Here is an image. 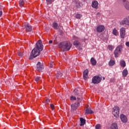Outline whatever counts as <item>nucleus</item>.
<instances>
[{
    "label": "nucleus",
    "mask_w": 129,
    "mask_h": 129,
    "mask_svg": "<svg viewBox=\"0 0 129 129\" xmlns=\"http://www.w3.org/2000/svg\"><path fill=\"white\" fill-rule=\"evenodd\" d=\"M18 56H20V57H23V53L22 52H18Z\"/></svg>",
    "instance_id": "38"
},
{
    "label": "nucleus",
    "mask_w": 129,
    "mask_h": 129,
    "mask_svg": "<svg viewBox=\"0 0 129 129\" xmlns=\"http://www.w3.org/2000/svg\"><path fill=\"white\" fill-rule=\"evenodd\" d=\"M103 79L104 80L105 79V78H103Z\"/></svg>",
    "instance_id": "46"
},
{
    "label": "nucleus",
    "mask_w": 129,
    "mask_h": 129,
    "mask_svg": "<svg viewBox=\"0 0 129 129\" xmlns=\"http://www.w3.org/2000/svg\"><path fill=\"white\" fill-rule=\"evenodd\" d=\"M120 24L121 25H126L127 26H129V16L122 20Z\"/></svg>",
    "instance_id": "12"
},
{
    "label": "nucleus",
    "mask_w": 129,
    "mask_h": 129,
    "mask_svg": "<svg viewBox=\"0 0 129 129\" xmlns=\"http://www.w3.org/2000/svg\"><path fill=\"white\" fill-rule=\"evenodd\" d=\"M41 51H43V44L42 40H39L36 43L35 48L32 50L29 59L32 60L33 58L38 57L41 54Z\"/></svg>",
    "instance_id": "1"
},
{
    "label": "nucleus",
    "mask_w": 129,
    "mask_h": 129,
    "mask_svg": "<svg viewBox=\"0 0 129 129\" xmlns=\"http://www.w3.org/2000/svg\"><path fill=\"white\" fill-rule=\"evenodd\" d=\"M24 26V29L26 30V32H31L32 30H33L32 26L29 24L25 23Z\"/></svg>",
    "instance_id": "11"
},
{
    "label": "nucleus",
    "mask_w": 129,
    "mask_h": 129,
    "mask_svg": "<svg viewBox=\"0 0 129 129\" xmlns=\"http://www.w3.org/2000/svg\"><path fill=\"white\" fill-rule=\"evenodd\" d=\"M50 108H51V109H54V108H55V106H54V105L53 104H50Z\"/></svg>",
    "instance_id": "37"
},
{
    "label": "nucleus",
    "mask_w": 129,
    "mask_h": 129,
    "mask_svg": "<svg viewBox=\"0 0 129 129\" xmlns=\"http://www.w3.org/2000/svg\"><path fill=\"white\" fill-rule=\"evenodd\" d=\"M53 2H54V0H46L47 5H51Z\"/></svg>",
    "instance_id": "30"
},
{
    "label": "nucleus",
    "mask_w": 129,
    "mask_h": 129,
    "mask_svg": "<svg viewBox=\"0 0 129 129\" xmlns=\"http://www.w3.org/2000/svg\"><path fill=\"white\" fill-rule=\"evenodd\" d=\"M94 113L93 111H92L90 108H87L86 110V114H92Z\"/></svg>",
    "instance_id": "19"
},
{
    "label": "nucleus",
    "mask_w": 129,
    "mask_h": 129,
    "mask_svg": "<svg viewBox=\"0 0 129 129\" xmlns=\"http://www.w3.org/2000/svg\"><path fill=\"white\" fill-rule=\"evenodd\" d=\"M77 8H80V3L79 2L77 3Z\"/></svg>",
    "instance_id": "39"
},
{
    "label": "nucleus",
    "mask_w": 129,
    "mask_h": 129,
    "mask_svg": "<svg viewBox=\"0 0 129 129\" xmlns=\"http://www.w3.org/2000/svg\"><path fill=\"white\" fill-rule=\"evenodd\" d=\"M52 28L55 30H59V29H60V27L58 26V23L56 22H54L52 24Z\"/></svg>",
    "instance_id": "17"
},
{
    "label": "nucleus",
    "mask_w": 129,
    "mask_h": 129,
    "mask_svg": "<svg viewBox=\"0 0 129 129\" xmlns=\"http://www.w3.org/2000/svg\"><path fill=\"white\" fill-rule=\"evenodd\" d=\"M82 17V15L81 14H78L76 15L75 18L76 19H80Z\"/></svg>",
    "instance_id": "29"
},
{
    "label": "nucleus",
    "mask_w": 129,
    "mask_h": 129,
    "mask_svg": "<svg viewBox=\"0 0 129 129\" xmlns=\"http://www.w3.org/2000/svg\"><path fill=\"white\" fill-rule=\"evenodd\" d=\"M40 79H41V77H37L35 78V81L38 82L39 81V80H40Z\"/></svg>",
    "instance_id": "36"
},
{
    "label": "nucleus",
    "mask_w": 129,
    "mask_h": 129,
    "mask_svg": "<svg viewBox=\"0 0 129 129\" xmlns=\"http://www.w3.org/2000/svg\"><path fill=\"white\" fill-rule=\"evenodd\" d=\"M126 46H127V47H129V42H126Z\"/></svg>",
    "instance_id": "41"
},
{
    "label": "nucleus",
    "mask_w": 129,
    "mask_h": 129,
    "mask_svg": "<svg viewBox=\"0 0 129 129\" xmlns=\"http://www.w3.org/2000/svg\"><path fill=\"white\" fill-rule=\"evenodd\" d=\"M97 35L98 36V37H100V34L97 33Z\"/></svg>",
    "instance_id": "44"
},
{
    "label": "nucleus",
    "mask_w": 129,
    "mask_h": 129,
    "mask_svg": "<svg viewBox=\"0 0 129 129\" xmlns=\"http://www.w3.org/2000/svg\"><path fill=\"white\" fill-rule=\"evenodd\" d=\"M112 33L113 34L115 35V36H116V35L117 34V31L115 29H114L113 30V31H112Z\"/></svg>",
    "instance_id": "31"
},
{
    "label": "nucleus",
    "mask_w": 129,
    "mask_h": 129,
    "mask_svg": "<svg viewBox=\"0 0 129 129\" xmlns=\"http://www.w3.org/2000/svg\"><path fill=\"white\" fill-rule=\"evenodd\" d=\"M92 7L94 9L97 8V7H98V2H97V1H93L92 4Z\"/></svg>",
    "instance_id": "16"
},
{
    "label": "nucleus",
    "mask_w": 129,
    "mask_h": 129,
    "mask_svg": "<svg viewBox=\"0 0 129 129\" xmlns=\"http://www.w3.org/2000/svg\"><path fill=\"white\" fill-rule=\"evenodd\" d=\"M49 102H50V100H49V99H46L45 100V103H49Z\"/></svg>",
    "instance_id": "40"
},
{
    "label": "nucleus",
    "mask_w": 129,
    "mask_h": 129,
    "mask_svg": "<svg viewBox=\"0 0 129 129\" xmlns=\"http://www.w3.org/2000/svg\"><path fill=\"white\" fill-rule=\"evenodd\" d=\"M90 61H91V64H92L93 66H95V64H96L97 61H96V60H95V59H94V58L92 57V58H91Z\"/></svg>",
    "instance_id": "21"
},
{
    "label": "nucleus",
    "mask_w": 129,
    "mask_h": 129,
    "mask_svg": "<svg viewBox=\"0 0 129 129\" xmlns=\"http://www.w3.org/2000/svg\"><path fill=\"white\" fill-rule=\"evenodd\" d=\"M120 118L122 121V122H127V117H126V116L124 115V114H121L120 116Z\"/></svg>",
    "instance_id": "14"
},
{
    "label": "nucleus",
    "mask_w": 129,
    "mask_h": 129,
    "mask_svg": "<svg viewBox=\"0 0 129 129\" xmlns=\"http://www.w3.org/2000/svg\"><path fill=\"white\" fill-rule=\"evenodd\" d=\"M109 66H113L115 64V61L114 60L111 59L109 62Z\"/></svg>",
    "instance_id": "23"
},
{
    "label": "nucleus",
    "mask_w": 129,
    "mask_h": 129,
    "mask_svg": "<svg viewBox=\"0 0 129 129\" xmlns=\"http://www.w3.org/2000/svg\"><path fill=\"white\" fill-rule=\"evenodd\" d=\"M105 30V27L103 25H99L96 28L97 33H102Z\"/></svg>",
    "instance_id": "8"
},
{
    "label": "nucleus",
    "mask_w": 129,
    "mask_h": 129,
    "mask_svg": "<svg viewBox=\"0 0 129 129\" xmlns=\"http://www.w3.org/2000/svg\"><path fill=\"white\" fill-rule=\"evenodd\" d=\"M74 93L77 96H80V95H79V94H78V90L77 89H75L74 90Z\"/></svg>",
    "instance_id": "26"
},
{
    "label": "nucleus",
    "mask_w": 129,
    "mask_h": 129,
    "mask_svg": "<svg viewBox=\"0 0 129 129\" xmlns=\"http://www.w3.org/2000/svg\"><path fill=\"white\" fill-rule=\"evenodd\" d=\"M71 100H76V97L71 96Z\"/></svg>",
    "instance_id": "35"
},
{
    "label": "nucleus",
    "mask_w": 129,
    "mask_h": 129,
    "mask_svg": "<svg viewBox=\"0 0 129 129\" xmlns=\"http://www.w3.org/2000/svg\"><path fill=\"white\" fill-rule=\"evenodd\" d=\"M63 74L61 73V72H58L56 74V77L57 78H59V77H62Z\"/></svg>",
    "instance_id": "27"
},
{
    "label": "nucleus",
    "mask_w": 129,
    "mask_h": 129,
    "mask_svg": "<svg viewBox=\"0 0 129 129\" xmlns=\"http://www.w3.org/2000/svg\"><path fill=\"white\" fill-rule=\"evenodd\" d=\"M59 48H61L63 50V51H69L72 47V44L70 43V42L64 41L62 42H60L59 44H58Z\"/></svg>",
    "instance_id": "2"
},
{
    "label": "nucleus",
    "mask_w": 129,
    "mask_h": 129,
    "mask_svg": "<svg viewBox=\"0 0 129 129\" xmlns=\"http://www.w3.org/2000/svg\"><path fill=\"white\" fill-rule=\"evenodd\" d=\"M54 62H51L50 63V66H49V67L50 68H53V66H54Z\"/></svg>",
    "instance_id": "33"
},
{
    "label": "nucleus",
    "mask_w": 129,
    "mask_h": 129,
    "mask_svg": "<svg viewBox=\"0 0 129 129\" xmlns=\"http://www.w3.org/2000/svg\"><path fill=\"white\" fill-rule=\"evenodd\" d=\"M24 4H25V2L24 1V0H20L19 6L20 7H21V8H23Z\"/></svg>",
    "instance_id": "24"
},
{
    "label": "nucleus",
    "mask_w": 129,
    "mask_h": 129,
    "mask_svg": "<svg viewBox=\"0 0 129 129\" xmlns=\"http://www.w3.org/2000/svg\"><path fill=\"white\" fill-rule=\"evenodd\" d=\"M80 102H81V99L79 97H77V104L80 105Z\"/></svg>",
    "instance_id": "28"
},
{
    "label": "nucleus",
    "mask_w": 129,
    "mask_h": 129,
    "mask_svg": "<svg viewBox=\"0 0 129 129\" xmlns=\"http://www.w3.org/2000/svg\"><path fill=\"white\" fill-rule=\"evenodd\" d=\"M83 78L85 80L88 79V70H86L83 72Z\"/></svg>",
    "instance_id": "15"
},
{
    "label": "nucleus",
    "mask_w": 129,
    "mask_h": 129,
    "mask_svg": "<svg viewBox=\"0 0 129 129\" xmlns=\"http://www.w3.org/2000/svg\"><path fill=\"white\" fill-rule=\"evenodd\" d=\"M122 4L127 11H129V2L127 0H121Z\"/></svg>",
    "instance_id": "10"
},
{
    "label": "nucleus",
    "mask_w": 129,
    "mask_h": 129,
    "mask_svg": "<svg viewBox=\"0 0 129 129\" xmlns=\"http://www.w3.org/2000/svg\"><path fill=\"white\" fill-rule=\"evenodd\" d=\"M113 115L116 118L119 116V107L118 106H115L113 108L112 111Z\"/></svg>",
    "instance_id": "6"
},
{
    "label": "nucleus",
    "mask_w": 129,
    "mask_h": 129,
    "mask_svg": "<svg viewBox=\"0 0 129 129\" xmlns=\"http://www.w3.org/2000/svg\"><path fill=\"white\" fill-rule=\"evenodd\" d=\"M3 15V12L0 11V17Z\"/></svg>",
    "instance_id": "43"
},
{
    "label": "nucleus",
    "mask_w": 129,
    "mask_h": 129,
    "mask_svg": "<svg viewBox=\"0 0 129 129\" xmlns=\"http://www.w3.org/2000/svg\"><path fill=\"white\" fill-rule=\"evenodd\" d=\"M108 49L109 50H110V51H112V50L113 49V46H112V45H108Z\"/></svg>",
    "instance_id": "32"
},
{
    "label": "nucleus",
    "mask_w": 129,
    "mask_h": 129,
    "mask_svg": "<svg viewBox=\"0 0 129 129\" xmlns=\"http://www.w3.org/2000/svg\"><path fill=\"white\" fill-rule=\"evenodd\" d=\"M101 80H102V77L101 76H96L92 78V81L94 84H98Z\"/></svg>",
    "instance_id": "5"
},
{
    "label": "nucleus",
    "mask_w": 129,
    "mask_h": 129,
    "mask_svg": "<svg viewBox=\"0 0 129 129\" xmlns=\"http://www.w3.org/2000/svg\"><path fill=\"white\" fill-rule=\"evenodd\" d=\"M79 104H77V103L72 104L71 105L72 110L73 111L76 110V109H77V108H78V107H79Z\"/></svg>",
    "instance_id": "13"
},
{
    "label": "nucleus",
    "mask_w": 129,
    "mask_h": 129,
    "mask_svg": "<svg viewBox=\"0 0 129 129\" xmlns=\"http://www.w3.org/2000/svg\"><path fill=\"white\" fill-rule=\"evenodd\" d=\"M96 129H100V125L99 124H97L95 126Z\"/></svg>",
    "instance_id": "34"
},
{
    "label": "nucleus",
    "mask_w": 129,
    "mask_h": 129,
    "mask_svg": "<svg viewBox=\"0 0 129 129\" xmlns=\"http://www.w3.org/2000/svg\"><path fill=\"white\" fill-rule=\"evenodd\" d=\"M127 70L125 69L122 72V76L123 77H126V76L127 75Z\"/></svg>",
    "instance_id": "22"
},
{
    "label": "nucleus",
    "mask_w": 129,
    "mask_h": 129,
    "mask_svg": "<svg viewBox=\"0 0 129 129\" xmlns=\"http://www.w3.org/2000/svg\"><path fill=\"white\" fill-rule=\"evenodd\" d=\"M54 41H56L57 42V38H55V39L54 40Z\"/></svg>",
    "instance_id": "45"
},
{
    "label": "nucleus",
    "mask_w": 129,
    "mask_h": 129,
    "mask_svg": "<svg viewBox=\"0 0 129 129\" xmlns=\"http://www.w3.org/2000/svg\"><path fill=\"white\" fill-rule=\"evenodd\" d=\"M73 40L75 41L73 42L74 46H75L76 48H77L78 49H81V39L79 37L74 36L73 37Z\"/></svg>",
    "instance_id": "3"
},
{
    "label": "nucleus",
    "mask_w": 129,
    "mask_h": 129,
    "mask_svg": "<svg viewBox=\"0 0 129 129\" xmlns=\"http://www.w3.org/2000/svg\"><path fill=\"white\" fill-rule=\"evenodd\" d=\"M121 50H122V45H118L115 49L114 53L115 58H117L119 56V54L121 53Z\"/></svg>",
    "instance_id": "4"
},
{
    "label": "nucleus",
    "mask_w": 129,
    "mask_h": 129,
    "mask_svg": "<svg viewBox=\"0 0 129 129\" xmlns=\"http://www.w3.org/2000/svg\"><path fill=\"white\" fill-rule=\"evenodd\" d=\"M120 64L121 67H124L125 66V61H124V60H121L120 61Z\"/></svg>",
    "instance_id": "25"
},
{
    "label": "nucleus",
    "mask_w": 129,
    "mask_h": 129,
    "mask_svg": "<svg viewBox=\"0 0 129 129\" xmlns=\"http://www.w3.org/2000/svg\"><path fill=\"white\" fill-rule=\"evenodd\" d=\"M111 129H118V127L117 126V123H112L111 126Z\"/></svg>",
    "instance_id": "18"
},
{
    "label": "nucleus",
    "mask_w": 129,
    "mask_h": 129,
    "mask_svg": "<svg viewBox=\"0 0 129 129\" xmlns=\"http://www.w3.org/2000/svg\"><path fill=\"white\" fill-rule=\"evenodd\" d=\"M120 35L121 39H124L125 37V28L122 27L120 29Z\"/></svg>",
    "instance_id": "9"
},
{
    "label": "nucleus",
    "mask_w": 129,
    "mask_h": 129,
    "mask_svg": "<svg viewBox=\"0 0 129 129\" xmlns=\"http://www.w3.org/2000/svg\"><path fill=\"white\" fill-rule=\"evenodd\" d=\"M53 43V41H52V40H49V44H52Z\"/></svg>",
    "instance_id": "42"
},
{
    "label": "nucleus",
    "mask_w": 129,
    "mask_h": 129,
    "mask_svg": "<svg viewBox=\"0 0 129 129\" xmlns=\"http://www.w3.org/2000/svg\"><path fill=\"white\" fill-rule=\"evenodd\" d=\"M42 69H44V66H43L40 61H38L36 65V70L41 72Z\"/></svg>",
    "instance_id": "7"
},
{
    "label": "nucleus",
    "mask_w": 129,
    "mask_h": 129,
    "mask_svg": "<svg viewBox=\"0 0 129 129\" xmlns=\"http://www.w3.org/2000/svg\"><path fill=\"white\" fill-rule=\"evenodd\" d=\"M80 121H81V123H80V125L81 126H82L85 124V122H86V120L85 119H83V118H80Z\"/></svg>",
    "instance_id": "20"
}]
</instances>
